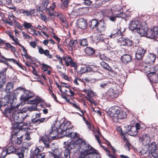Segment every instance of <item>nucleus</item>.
<instances>
[{
    "label": "nucleus",
    "instance_id": "nucleus-52",
    "mask_svg": "<svg viewBox=\"0 0 158 158\" xmlns=\"http://www.w3.org/2000/svg\"><path fill=\"white\" fill-rule=\"evenodd\" d=\"M84 2H83L84 4L87 5L89 6L91 4V2L90 0H84Z\"/></svg>",
    "mask_w": 158,
    "mask_h": 158
},
{
    "label": "nucleus",
    "instance_id": "nucleus-42",
    "mask_svg": "<svg viewBox=\"0 0 158 158\" xmlns=\"http://www.w3.org/2000/svg\"><path fill=\"white\" fill-rule=\"evenodd\" d=\"M154 34L156 37L158 38V27H156L152 28Z\"/></svg>",
    "mask_w": 158,
    "mask_h": 158
},
{
    "label": "nucleus",
    "instance_id": "nucleus-61",
    "mask_svg": "<svg viewBox=\"0 0 158 158\" xmlns=\"http://www.w3.org/2000/svg\"><path fill=\"white\" fill-rule=\"evenodd\" d=\"M25 139H27L28 140H29L30 139V135L28 133H26L25 134Z\"/></svg>",
    "mask_w": 158,
    "mask_h": 158
},
{
    "label": "nucleus",
    "instance_id": "nucleus-48",
    "mask_svg": "<svg viewBox=\"0 0 158 158\" xmlns=\"http://www.w3.org/2000/svg\"><path fill=\"white\" fill-rule=\"evenodd\" d=\"M86 98L87 100L91 103H94V99L92 98L91 96H87L86 97Z\"/></svg>",
    "mask_w": 158,
    "mask_h": 158
},
{
    "label": "nucleus",
    "instance_id": "nucleus-38",
    "mask_svg": "<svg viewBox=\"0 0 158 158\" xmlns=\"http://www.w3.org/2000/svg\"><path fill=\"white\" fill-rule=\"evenodd\" d=\"M57 17L59 18L60 20L62 23H65L66 22V19L64 16H63L62 15L60 14H58L57 15Z\"/></svg>",
    "mask_w": 158,
    "mask_h": 158
},
{
    "label": "nucleus",
    "instance_id": "nucleus-44",
    "mask_svg": "<svg viewBox=\"0 0 158 158\" xmlns=\"http://www.w3.org/2000/svg\"><path fill=\"white\" fill-rule=\"evenodd\" d=\"M44 54L49 58H52L53 57V56L49 53V52L48 50H45V52Z\"/></svg>",
    "mask_w": 158,
    "mask_h": 158
},
{
    "label": "nucleus",
    "instance_id": "nucleus-1",
    "mask_svg": "<svg viewBox=\"0 0 158 158\" xmlns=\"http://www.w3.org/2000/svg\"><path fill=\"white\" fill-rule=\"evenodd\" d=\"M73 142L74 148L77 147L80 153L77 158H101L96 150L82 139L78 138Z\"/></svg>",
    "mask_w": 158,
    "mask_h": 158
},
{
    "label": "nucleus",
    "instance_id": "nucleus-8",
    "mask_svg": "<svg viewBox=\"0 0 158 158\" xmlns=\"http://www.w3.org/2000/svg\"><path fill=\"white\" fill-rule=\"evenodd\" d=\"M70 124L69 122H67L61 125L60 129L61 131L60 132V135H66L67 133L69 132L70 130L72 129L71 127H70Z\"/></svg>",
    "mask_w": 158,
    "mask_h": 158
},
{
    "label": "nucleus",
    "instance_id": "nucleus-63",
    "mask_svg": "<svg viewBox=\"0 0 158 158\" xmlns=\"http://www.w3.org/2000/svg\"><path fill=\"white\" fill-rule=\"evenodd\" d=\"M100 58L102 60H109V59L105 56L103 55H101Z\"/></svg>",
    "mask_w": 158,
    "mask_h": 158
},
{
    "label": "nucleus",
    "instance_id": "nucleus-25",
    "mask_svg": "<svg viewBox=\"0 0 158 158\" xmlns=\"http://www.w3.org/2000/svg\"><path fill=\"white\" fill-rule=\"evenodd\" d=\"M99 23L98 20L96 19H94L89 22V25L90 28L93 29L95 27H96Z\"/></svg>",
    "mask_w": 158,
    "mask_h": 158
},
{
    "label": "nucleus",
    "instance_id": "nucleus-40",
    "mask_svg": "<svg viewBox=\"0 0 158 158\" xmlns=\"http://www.w3.org/2000/svg\"><path fill=\"white\" fill-rule=\"evenodd\" d=\"M107 93V94H108L109 95L111 96V97L114 96L116 97L117 96V94L114 93V92L113 89H110Z\"/></svg>",
    "mask_w": 158,
    "mask_h": 158
},
{
    "label": "nucleus",
    "instance_id": "nucleus-33",
    "mask_svg": "<svg viewBox=\"0 0 158 158\" xmlns=\"http://www.w3.org/2000/svg\"><path fill=\"white\" fill-rule=\"evenodd\" d=\"M78 9H75L74 8L72 10L71 9H69L68 10L67 13L69 14H70L74 16H77L79 15V14L78 13L77 11Z\"/></svg>",
    "mask_w": 158,
    "mask_h": 158
},
{
    "label": "nucleus",
    "instance_id": "nucleus-58",
    "mask_svg": "<svg viewBox=\"0 0 158 158\" xmlns=\"http://www.w3.org/2000/svg\"><path fill=\"white\" fill-rule=\"evenodd\" d=\"M116 17L115 16V15H114L113 16L110 17H109V19L110 21L112 22H114L116 20Z\"/></svg>",
    "mask_w": 158,
    "mask_h": 158
},
{
    "label": "nucleus",
    "instance_id": "nucleus-62",
    "mask_svg": "<svg viewBox=\"0 0 158 158\" xmlns=\"http://www.w3.org/2000/svg\"><path fill=\"white\" fill-rule=\"evenodd\" d=\"M31 34L34 36H35V35H41V33L39 31H35V32H34L33 33H31Z\"/></svg>",
    "mask_w": 158,
    "mask_h": 158
},
{
    "label": "nucleus",
    "instance_id": "nucleus-3",
    "mask_svg": "<svg viewBox=\"0 0 158 158\" xmlns=\"http://www.w3.org/2000/svg\"><path fill=\"white\" fill-rule=\"evenodd\" d=\"M108 114L110 116L113 117L114 119H123L126 117V113L120 110L117 106L110 108Z\"/></svg>",
    "mask_w": 158,
    "mask_h": 158
},
{
    "label": "nucleus",
    "instance_id": "nucleus-17",
    "mask_svg": "<svg viewBox=\"0 0 158 158\" xmlns=\"http://www.w3.org/2000/svg\"><path fill=\"white\" fill-rule=\"evenodd\" d=\"M77 25L79 28L84 29L86 27V21L82 18H80L77 21Z\"/></svg>",
    "mask_w": 158,
    "mask_h": 158
},
{
    "label": "nucleus",
    "instance_id": "nucleus-14",
    "mask_svg": "<svg viewBox=\"0 0 158 158\" xmlns=\"http://www.w3.org/2000/svg\"><path fill=\"white\" fill-rule=\"evenodd\" d=\"M40 148H41L42 147L39 146L36 148L33 152V154L36 158H44L45 156L44 153H41Z\"/></svg>",
    "mask_w": 158,
    "mask_h": 158
},
{
    "label": "nucleus",
    "instance_id": "nucleus-4",
    "mask_svg": "<svg viewBox=\"0 0 158 158\" xmlns=\"http://www.w3.org/2000/svg\"><path fill=\"white\" fill-rule=\"evenodd\" d=\"M15 94H22L20 98L21 100L25 102L33 96V94L31 91L26 90L24 88L19 87L15 90Z\"/></svg>",
    "mask_w": 158,
    "mask_h": 158
},
{
    "label": "nucleus",
    "instance_id": "nucleus-12",
    "mask_svg": "<svg viewBox=\"0 0 158 158\" xmlns=\"http://www.w3.org/2000/svg\"><path fill=\"white\" fill-rule=\"evenodd\" d=\"M23 135L20 136V137H18L16 135H12L10 138L12 143L15 144H20L22 142Z\"/></svg>",
    "mask_w": 158,
    "mask_h": 158
},
{
    "label": "nucleus",
    "instance_id": "nucleus-35",
    "mask_svg": "<svg viewBox=\"0 0 158 158\" xmlns=\"http://www.w3.org/2000/svg\"><path fill=\"white\" fill-rule=\"evenodd\" d=\"M77 43L78 42L77 40H70L68 45L69 47H72L74 46L75 47Z\"/></svg>",
    "mask_w": 158,
    "mask_h": 158
},
{
    "label": "nucleus",
    "instance_id": "nucleus-21",
    "mask_svg": "<svg viewBox=\"0 0 158 158\" xmlns=\"http://www.w3.org/2000/svg\"><path fill=\"white\" fill-rule=\"evenodd\" d=\"M13 84L12 83L9 82L6 85L5 91L7 92V95L9 96L10 95V93L13 90Z\"/></svg>",
    "mask_w": 158,
    "mask_h": 158
},
{
    "label": "nucleus",
    "instance_id": "nucleus-19",
    "mask_svg": "<svg viewBox=\"0 0 158 158\" xmlns=\"http://www.w3.org/2000/svg\"><path fill=\"white\" fill-rule=\"evenodd\" d=\"M144 70L145 72L148 74L154 73H155L156 69L155 67L152 65H148L145 66Z\"/></svg>",
    "mask_w": 158,
    "mask_h": 158
},
{
    "label": "nucleus",
    "instance_id": "nucleus-60",
    "mask_svg": "<svg viewBox=\"0 0 158 158\" xmlns=\"http://www.w3.org/2000/svg\"><path fill=\"white\" fill-rule=\"evenodd\" d=\"M107 155L110 158H117L115 156H113L112 154H110V152H108L107 153Z\"/></svg>",
    "mask_w": 158,
    "mask_h": 158
},
{
    "label": "nucleus",
    "instance_id": "nucleus-54",
    "mask_svg": "<svg viewBox=\"0 0 158 158\" xmlns=\"http://www.w3.org/2000/svg\"><path fill=\"white\" fill-rule=\"evenodd\" d=\"M38 48L39 49V52L40 54H44L45 50H44L43 48L40 46L38 47Z\"/></svg>",
    "mask_w": 158,
    "mask_h": 158
},
{
    "label": "nucleus",
    "instance_id": "nucleus-47",
    "mask_svg": "<svg viewBox=\"0 0 158 158\" xmlns=\"http://www.w3.org/2000/svg\"><path fill=\"white\" fill-rule=\"evenodd\" d=\"M152 156L154 158H157L158 157V150H155L152 152Z\"/></svg>",
    "mask_w": 158,
    "mask_h": 158
},
{
    "label": "nucleus",
    "instance_id": "nucleus-20",
    "mask_svg": "<svg viewBox=\"0 0 158 158\" xmlns=\"http://www.w3.org/2000/svg\"><path fill=\"white\" fill-rule=\"evenodd\" d=\"M128 128H130L131 130H134L135 131H133L134 132L131 133H129L128 134L131 135L132 136H135L137 134V131L140 129V125L138 123H136L135 124V127L131 126L128 127Z\"/></svg>",
    "mask_w": 158,
    "mask_h": 158
},
{
    "label": "nucleus",
    "instance_id": "nucleus-16",
    "mask_svg": "<svg viewBox=\"0 0 158 158\" xmlns=\"http://www.w3.org/2000/svg\"><path fill=\"white\" fill-rule=\"evenodd\" d=\"M96 28L98 32L103 33L106 30V24L103 21H100Z\"/></svg>",
    "mask_w": 158,
    "mask_h": 158
},
{
    "label": "nucleus",
    "instance_id": "nucleus-26",
    "mask_svg": "<svg viewBox=\"0 0 158 158\" xmlns=\"http://www.w3.org/2000/svg\"><path fill=\"white\" fill-rule=\"evenodd\" d=\"M62 3L61 4V7L65 10L68 11V10L70 9L69 7H68V4L69 2V1L68 0H61Z\"/></svg>",
    "mask_w": 158,
    "mask_h": 158
},
{
    "label": "nucleus",
    "instance_id": "nucleus-57",
    "mask_svg": "<svg viewBox=\"0 0 158 158\" xmlns=\"http://www.w3.org/2000/svg\"><path fill=\"white\" fill-rule=\"evenodd\" d=\"M70 104H71L74 107H75L78 110H80V107L78 105H77L76 103L71 102V103H70Z\"/></svg>",
    "mask_w": 158,
    "mask_h": 158
},
{
    "label": "nucleus",
    "instance_id": "nucleus-29",
    "mask_svg": "<svg viewBox=\"0 0 158 158\" xmlns=\"http://www.w3.org/2000/svg\"><path fill=\"white\" fill-rule=\"evenodd\" d=\"M85 52L86 54L89 56H91L94 53V50L92 48L87 47L85 49Z\"/></svg>",
    "mask_w": 158,
    "mask_h": 158
},
{
    "label": "nucleus",
    "instance_id": "nucleus-23",
    "mask_svg": "<svg viewBox=\"0 0 158 158\" xmlns=\"http://www.w3.org/2000/svg\"><path fill=\"white\" fill-rule=\"evenodd\" d=\"M15 151V149L13 146H10L8 147L6 151H3L2 153V155L3 156L5 157L7 154H10L11 153L14 152Z\"/></svg>",
    "mask_w": 158,
    "mask_h": 158
},
{
    "label": "nucleus",
    "instance_id": "nucleus-13",
    "mask_svg": "<svg viewBox=\"0 0 158 158\" xmlns=\"http://www.w3.org/2000/svg\"><path fill=\"white\" fill-rule=\"evenodd\" d=\"M146 51V50L143 48L141 47L138 48L135 53L136 59L137 60H141L143 57Z\"/></svg>",
    "mask_w": 158,
    "mask_h": 158
},
{
    "label": "nucleus",
    "instance_id": "nucleus-9",
    "mask_svg": "<svg viewBox=\"0 0 158 158\" xmlns=\"http://www.w3.org/2000/svg\"><path fill=\"white\" fill-rule=\"evenodd\" d=\"M7 68L3 69L0 72V88H2L6 82V72Z\"/></svg>",
    "mask_w": 158,
    "mask_h": 158
},
{
    "label": "nucleus",
    "instance_id": "nucleus-28",
    "mask_svg": "<svg viewBox=\"0 0 158 158\" xmlns=\"http://www.w3.org/2000/svg\"><path fill=\"white\" fill-rule=\"evenodd\" d=\"M141 141L143 143L148 144L150 142V139L149 136L148 134L143 135Z\"/></svg>",
    "mask_w": 158,
    "mask_h": 158
},
{
    "label": "nucleus",
    "instance_id": "nucleus-11",
    "mask_svg": "<svg viewBox=\"0 0 158 158\" xmlns=\"http://www.w3.org/2000/svg\"><path fill=\"white\" fill-rule=\"evenodd\" d=\"M148 30V27L147 26H143L140 24L137 29H136L135 32H137L140 35V36L146 35V33Z\"/></svg>",
    "mask_w": 158,
    "mask_h": 158
},
{
    "label": "nucleus",
    "instance_id": "nucleus-51",
    "mask_svg": "<svg viewBox=\"0 0 158 158\" xmlns=\"http://www.w3.org/2000/svg\"><path fill=\"white\" fill-rule=\"evenodd\" d=\"M119 41L121 42L122 44L123 45H125L127 44V40L125 39L121 38L120 39Z\"/></svg>",
    "mask_w": 158,
    "mask_h": 158
},
{
    "label": "nucleus",
    "instance_id": "nucleus-30",
    "mask_svg": "<svg viewBox=\"0 0 158 158\" xmlns=\"http://www.w3.org/2000/svg\"><path fill=\"white\" fill-rule=\"evenodd\" d=\"M33 118H32L31 120L34 123L40 124L41 123L44 122L45 120V118H42L40 119H36V118H34V116H32Z\"/></svg>",
    "mask_w": 158,
    "mask_h": 158
},
{
    "label": "nucleus",
    "instance_id": "nucleus-6",
    "mask_svg": "<svg viewBox=\"0 0 158 158\" xmlns=\"http://www.w3.org/2000/svg\"><path fill=\"white\" fill-rule=\"evenodd\" d=\"M42 100L40 98L37 97L35 99L31 101V104L27 107H25L22 110L23 112L28 111L31 112L35 110L37 108V105L39 102H42Z\"/></svg>",
    "mask_w": 158,
    "mask_h": 158
},
{
    "label": "nucleus",
    "instance_id": "nucleus-7",
    "mask_svg": "<svg viewBox=\"0 0 158 158\" xmlns=\"http://www.w3.org/2000/svg\"><path fill=\"white\" fill-rule=\"evenodd\" d=\"M64 144L65 145V150L64 152V158H70V151L72 149L74 148V145L73 144V142L72 141L69 144L68 142H65Z\"/></svg>",
    "mask_w": 158,
    "mask_h": 158
},
{
    "label": "nucleus",
    "instance_id": "nucleus-59",
    "mask_svg": "<svg viewBox=\"0 0 158 158\" xmlns=\"http://www.w3.org/2000/svg\"><path fill=\"white\" fill-rule=\"evenodd\" d=\"M56 57L57 58H58L60 64L62 65L63 64V62L62 61V58L60 57V56L57 55L56 56Z\"/></svg>",
    "mask_w": 158,
    "mask_h": 158
},
{
    "label": "nucleus",
    "instance_id": "nucleus-41",
    "mask_svg": "<svg viewBox=\"0 0 158 158\" xmlns=\"http://www.w3.org/2000/svg\"><path fill=\"white\" fill-rule=\"evenodd\" d=\"M84 92L87 94V96H91V95H93L94 92L93 91L89 89H84Z\"/></svg>",
    "mask_w": 158,
    "mask_h": 158
},
{
    "label": "nucleus",
    "instance_id": "nucleus-27",
    "mask_svg": "<svg viewBox=\"0 0 158 158\" xmlns=\"http://www.w3.org/2000/svg\"><path fill=\"white\" fill-rule=\"evenodd\" d=\"M118 31L117 32L115 33H111V35H110V38H113V36L114 37L116 36L117 34H119L120 35H121L122 32H123L125 31V29L124 27H122L120 26H119V28H118Z\"/></svg>",
    "mask_w": 158,
    "mask_h": 158
},
{
    "label": "nucleus",
    "instance_id": "nucleus-18",
    "mask_svg": "<svg viewBox=\"0 0 158 158\" xmlns=\"http://www.w3.org/2000/svg\"><path fill=\"white\" fill-rule=\"evenodd\" d=\"M139 22L137 20L131 21L129 23V28L131 30L134 31V32L136 31L139 26Z\"/></svg>",
    "mask_w": 158,
    "mask_h": 158
},
{
    "label": "nucleus",
    "instance_id": "nucleus-5",
    "mask_svg": "<svg viewBox=\"0 0 158 158\" xmlns=\"http://www.w3.org/2000/svg\"><path fill=\"white\" fill-rule=\"evenodd\" d=\"M12 112V118L14 121L17 123H22L24 119L28 116V114H24L22 112L19 110H14L10 111L9 113Z\"/></svg>",
    "mask_w": 158,
    "mask_h": 158
},
{
    "label": "nucleus",
    "instance_id": "nucleus-56",
    "mask_svg": "<svg viewBox=\"0 0 158 158\" xmlns=\"http://www.w3.org/2000/svg\"><path fill=\"white\" fill-rule=\"evenodd\" d=\"M30 45L33 48H35L37 45L35 41H31L30 43Z\"/></svg>",
    "mask_w": 158,
    "mask_h": 158
},
{
    "label": "nucleus",
    "instance_id": "nucleus-45",
    "mask_svg": "<svg viewBox=\"0 0 158 158\" xmlns=\"http://www.w3.org/2000/svg\"><path fill=\"white\" fill-rule=\"evenodd\" d=\"M59 73H60L61 76L64 79L68 81H70V78L67 76L65 74L63 73L61 71H59Z\"/></svg>",
    "mask_w": 158,
    "mask_h": 158
},
{
    "label": "nucleus",
    "instance_id": "nucleus-64",
    "mask_svg": "<svg viewBox=\"0 0 158 158\" xmlns=\"http://www.w3.org/2000/svg\"><path fill=\"white\" fill-rule=\"evenodd\" d=\"M41 19L44 21H45L46 19V15L44 14H40Z\"/></svg>",
    "mask_w": 158,
    "mask_h": 158
},
{
    "label": "nucleus",
    "instance_id": "nucleus-10",
    "mask_svg": "<svg viewBox=\"0 0 158 158\" xmlns=\"http://www.w3.org/2000/svg\"><path fill=\"white\" fill-rule=\"evenodd\" d=\"M54 145L53 143H51V148L53 150V151L52 155L54 158H63L62 156L61 150L60 149H54L52 147Z\"/></svg>",
    "mask_w": 158,
    "mask_h": 158
},
{
    "label": "nucleus",
    "instance_id": "nucleus-15",
    "mask_svg": "<svg viewBox=\"0 0 158 158\" xmlns=\"http://www.w3.org/2000/svg\"><path fill=\"white\" fill-rule=\"evenodd\" d=\"M156 58V56L154 54L149 53L146 57L145 62L147 63L152 64L154 63Z\"/></svg>",
    "mask_w": 158,
    "mask_h": 158
},
{
    "label": "nucleus",
    "instance_id": "nucleus-2",
    "mask_svg": "<svg viewBox=\"0 0 158 158\" xmlns=\"http://www.w3.org/2000/svg\"><path fill=\"white\" fill-rule=\"evenodd\" d=\"M60 130V128H57L55 126L52 127L51 131L48 134V136L47 135H44L42 138V140L44 144L45 148L50 147L51 144L52 138L55 139L59 134H60L59 131Z\"/></svg>",
    "mask_w": 158,
    "mask_h": 158
},
{
    "label": "nucleus",
    "instance_id": "nucleus-46",
    "mask_svg": "<svg viewBox=\"0 0 158 158\" xmlns=\"http://www.w3.org/2000/svg\"><path fill=\"white\" fill-rule=\"evenodd\" d=\"M9 61H11L14 63L16 64L19 67L22 68V65L21 64L18 63L16 60L13 59H8Z\"/></svg>",
    "mask_w": 158,
    "mask_h": 158
},
{
    "label": "nucleus",
    "instance_id": "nucleus-36",
    "mask_svg": "<svg viewBox=\"0 0 158 158\" xmlns=\"http://www.w3.org/2000/svg\"><path fill=\"white\" fill-rule=\"evenodd\" d=\"M79 42L80 44L82 46H87L88 44V42L86 39L80 40H79Z\"/></svg>",
    "mask_w": 158,
    "mask_h": 158
},
{
    "label": "nucleus",
    "instance_id": "nucleus-49",
    "mask_svg": "<svg viewBox=\"0 0 158 158\" xmlns=\"http://www.w3.org/2000/svg\"><path fill=\"white\" fill-rule=\"evenodd\" d=\"M125 16V14L123 13L120 12L119 14H115V16L116 17L122 18L123 19Z\"/></svg>",
    "mask_w": 158,
    "mask_h": 158
},
{
    "label": "nucleus",
    "instance_id": "nucleus-43",
    "mask_svg": "<svg viewBox=\"0 0 158 158\" xmlns=\"http://www.w3.org/2000/svg\"><path fill=\"white\" fill-rule=\"evenodd\" d=\"M31 24L30 23H27L26 22H24L23 24V26L26 29H29L30 28Z\"/></svg>",
    "mask_w": 158,
    "mask_h": 158
},
{
    "label": "nucleus",
    "instance_id": "nucleus-32",
    "mask_svg": "<svg viewBox=\"0 0 158 158\" xmlns=\"http://www.w3.org/2000/svg\"><path fill=\"white\" fill-rule=\"evenodd\" d=\"M122 60L124 63H127L131 61V58L130 56L128 55H124L122 57Z\"/></svg>",
    "mask_w": 158,
    "mask_h": 158
},
{
    "label": "nucleus",
    "instance_id": "nucleus-39",
    "mask_svg": "<svg viewBox=\"0 0 158 158\" xmlns=\"http://www.w3.org/2000/svg\"><path fill=\"white\" fill-rule=\"evenodd\" d=\"M77 134L76 132H74L69 131V133H67V136L69 137H70L71 138H74L77 136Z\"/></svg>",
    "mask_w": 158,
    "mask_h": 158
},
{
    "label": "nucleus",
    "instance_id": "nucleus-50",
    "mask_svg": "<svg viewBox=\"0 0 158 158\" xmlns=\"http://www.w3.org/2000/svg\"><path fill=\"white\" fill-rule=\"evenodd\" d=\"M43 5L44 8H45L48 5L49 3L48 0H43Z\"/></svg>",
    "mask_w": 158,
    "mask_h": 158
},
{
    "label": "nucleus",
    "instance_id": "nucleus-37",
    "mask_svg": "<svg viewBox=\"0 0 158 158\" xmlns=\"http://www.w3.org/2000/svg\"><path fill=\"white\" fill-rule=\"evenodd\" d=\"M23 126V123H16L13 126V129L15 130H21L22 129V127Z\"/></svg>",
    "mask_w": 158,
    "mask_h": 158
},
{
    "label": "nucleus",
    "instance_id": "nucleus-22",
    "mask_svg": "<svg viewBox=\"0 0 158 158\" xmlns=\"http://www.w3.org/2000/svg\"><path fill=\"white\" fill-rule=\"evenodd\" d=\"M35 12V9L30 10L29 11L25 9L21 10V13L27 17L31 16V14H34Z\"/></svg>",
    "mask_w": 158,
    "mask_h": 158
},
{
    "label": "nucleus",
    "instance_id": "nucleus-55",
    "mask_svg": "<svg viewBox=\"0 0 158 158\" xmlns=\"http://www.w3.org/2000/svg\"><path fill=\"white\" fill-rule=\"evenodd\" d=\"M42 69L44 71H46L47 70H48V67H50V66H48V65H45L44 64H42Z\"/></svg>",
    "mask_w": 158,
    "mask_h": 158
},
{
    "label": "nucleus",
    "instance_id": "nucleus-24",
    "mask_svg": "<svg viewBox=\"0 0 158 158\" xmlns=\"http://www.w3.org/2000/svg\"><path fill=\"white\" fill-rule=\"evenodd\" d=\"M146 36L147 38L151 39L156 38L154 34V31H153L152 29H148V30H147L146 33Z\"/></svg>",
    "mask_w": 158,
    "mask_h": 158
},
{
    "label": "nucleus",
    "instance_id": "nucleus-53",
    "mask_svg": "<svg viewBox=\"0 0 158 158\" xmlns=\"http://www.w3.org/2000/svg\"><path fill=\"white\" fill-rule=\"evenodd\" d=\"M3 3L6 5H10L12 2L11 0H3Z\"/></svg>",
    "mask_w": 158,
    "mask_h": 158
},
{
    "label": "nucleus",
    "instance_id": "nucleus-31",
    "mask_svg": "<svg viewBox=\"0 0 158 158\" xmlns=\"http://www.w3.org/2000/svg\"><path fill=\"white\" fill-rule=\"evenodd\" d=\"M100 64L104 69L107 70L109 71H111L112 68L108 65V64L106 63L105 62L103 61L101 62Z\"/></svg>",
    "mask_w": 158,
    "mask_h": 158
},
{
    "label": "nucleus",
    "instance_id": "nucleus-34",
    "mask_svg": "<svg viewBox=\"0 0 158 158\" xmlns=\"http://www.w3.org/2000/svg\"><path fill=\"white\" fill-rule=\"evenodd\" d=\"M5 46L7 48H6V49L8 50L9 49L8 48H9L11 51L13 53H14L16 52V49L15 48L12 46L10 44L7 43H5Z\"/></svg>",
    "mask_w": 158,
    "mask_h": 158
}]
</instances>
